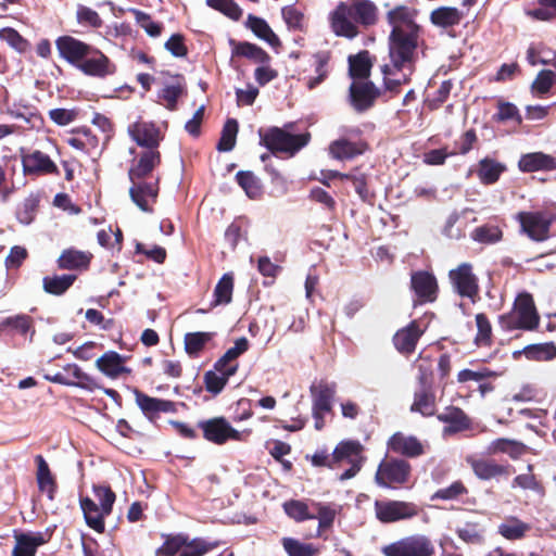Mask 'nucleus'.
<instances>
[{
	"mask_svg": "<svg viewBox=\"0 0 556 556\" xmlns=\"http://www.w3.org/2000/svg\"><path fill=\"white\" fill-rule=\"evenodd\" d=\"M416 12L406 5H397L387 13L391 26L389 35L390 63L381 67L388 90H395L407 83L415 68L417 48L420 41V26L416 23Z\"/></svg>",
	"mask_w": 556,
	"mask_h": 556,
	"instance_id": "nucleus-1",
	"label": "nucleus"
},
{
	"mask_svg": "<svg viewBox=\"0 0 556 556\" xmlns=\"http://www.w3.org/2000/svg\"><path fill=\"white\" fill-rule=\"evenodd\" d=\"M161 163L157 150H147L134 160L128 170L131 182L129 195L131 201L146 213H152V204L159 195V177L154 176L155 167Z\"/></svg>",
	"mask_w": 556,
	"mask_h": 556,
	"instance_id": "nucleus-2",
	"label": "nucleus"
},
{
	"mask_svg": "<svg viewBox=\"0 0 556 556\" xmlns=\"http://www.w3.org/2000/svg\"><path fill=\"white\" fill-rule=\"evenodd\" d=\"M60 56L87 76L104 78L116 72V66L98 48L72 36H61L55 41Z\"/></svg>",
	"mask_w": 556,
	"mask_h": 556,
	"instance_id": "nucleus-3",
	"label": "nucleus"
},
{
	"mask_svg": "<svg viewBox=\"0 0 556 556\" xmlns=\"http://www.w3.org/2000/svg\"><path fill=\"white\" fill-rule=\"evenodd\" d=\"M261 144L265 146L271 153H287L290 156L304 148L311 138L308 132L292 135L281 128L270 127L258 131Z\"/></svg>",
	"mask_w": 556,
	"mask_h": 556,
	"instance_id": "nucleus-4",
	"label": "nucleus"
},
{
	"mask_svg": "<svg viewBox=\"0 0 556 556\" xmlns=\"http://www.w3.org/2000/svg\"><path fill=\"white\" fill-rule=\"evenodd\" d=\"M539 315L530 294H520L515 302L514 309L501 316L500 324L505 330H533L539 325Z\"/></svg>",
	"mask_w": 556,
	"mask_h": 556,
	"instance_id": "nucleus-5",
	"label": "nucleus"
},
{
	"mask_svg": "<svg viewBox=\"0 0 556 556\" xmlns=\"http://www.w3.org/2000/svg\"><path fill=\"white\" fill-rule=\"evenodd\" d=\"M384 556H434L433 542L424 534H414L400 539L381 548Z\"/></svg>",
	"mask_w": 556,
	"mask_h": 556,
	"instance_id": "nucleus-6",
	"label": "nucleus"
},
{
	"mask_svg": "<svg viewBox=\"0 0 556 556\" xmlns=\"http://www.w3.org/2000/svg\"><path fill=\"white\" fill-rule=\"evenodd\" d=\"M410 472L412 467L408 462L389 458L379 464L375 481L381 488L397 489L408 482Z\"/></svg>",
	"mask_w": 556,
	"mask_h": 556,
	"instance_id": "nucleus-7",
	"label": "nucleus"
},
{
	"mask_svg": "<svg viewBox=\"0 0 556 556\" xmlns=\"http://www.w3.org/2000/svg\"><path fill=\"white\" fill-rule=\"evenodd\" d=\"M374 509L376 518L382 523L412 519L419 514L415 503L405 501L376 500Z\"/></svg>",
	"mask_w": 556,
	"mask_h": 556,
	"instance_id": "nucleus-8",
	"label": "nucleus"
},
{
	"mask_svg": "<svg viewBox=\"0 0 556 556\" xmlns=\"http://www.w3.org/2000/svg\"><path fill=\"white\" fill-rule=\"evenodd\" d=\"M521 230L534 241H545L549 237L551 225L556 220V214L547 212H519L516 216Z\"/></svg>",
	"mask_w": 556,
	"mask_h": 556,
	"instance_id": "nucleus-9",
	"label": "nucleus"
},
{
	"mask_svg": "<svg viewBox=\"0 0 556 556\" xmlns=\"http://www.w3.org/2000/svg\"><path fill=\"white\" fill-rule=\"evenodd\" d=\"M203 437L215 444L222 445L228 440L240 441L241 432L236 430L224 417H215L199 422Z\"/></svg>",
	"mask_w": 556,
	"mask_h": 556,
	"instance_id": "nucleus-10",
	"label": "nucleus"
},
{
	"mask_svg": "<svg viewBox=\"0 0 556 556\" xmlns=\"http://www.w3.org/2000/svg\"><path fill=\"white\" fill-rule=\"evenodd\" d=\"M329 22L332 31L340 37L353 39L358 36L359 29L349 2L341 1L336 9L329 14Z\"/></svg>",
	"mask_w": 556,
	"mask_h": 556,
	"instance_id": "nucleus-11",
	"label": "nucleus"
},
{
	"mask_svg": "<svg viewBox=\"0 0 556 556\" xmlns=\"http://www.w3.org/2000/svg\"><path fill=\"white\" fill-rule=\"evenodd\" d=\"M21 161L26 176L59 174L56 164L40 150L21 149Z\"/></svg>",
	"mask_w": 556,
	"mask_h": 556,
	"instance_id": "nucleus-12",
	"label": "nucleus"
},
{
	"mask_svg": "<svg viewBox=\"0 0 556 556\" xmlns=\"http://www.w3.org/2000/svg\"><path fill=\"white\" fill-rule=\"evenodd\" d=\"M454 290L464 298L473 299L479 291L478 278L469 263H463L448 274Z\"/></svg>",
	"mask_w": 556,
	"mask_h": 556,
	"instance_id": "nucleus-13",
	"label": "nucleus"
},
{
	"mask_svg": "<svg viewBox=\"0 0 556 556\" xmlns=\"http://www.w3.org/2000/svg\"><path fill=\"white\" fill-rule=\"evenodd\" d=\"M128 134L138 146L144 147L148 150H156L163 136L152 122L138 121L128 126Z\"/></svg>",
	"mask_w": 556,
	"mask_h": 556,
	"instance_id": "nucleus-14",
	"label": "nucleus"
},
{
	"mask_svg": "<svg viewBox=\"0 0 556 556\" xmlns=\"http://www.w3.org/2000/svg\"><path fill=\"white\" fill-rule=\"evenodd\" d=\"M378 96L379 90L371 81H353L350 86L351 104L358 112L368 110Z\"/></svg>",
	"mask_w": 556,
	"mask_h": 556,
	"instance_id": "nucleus-15",
	"label": "nucleus"
},
{
	"mask_svg": "<svg viewBox=\"0 0 556 556\" xmlns=\"http://www.w3.org/2000/svg\"><path fill=\"white\" fill-rule=\"evenodd\" d=\"M186 93V84L181 76L172 77L157 91L156 102L168 111L177 110V102Z\"/></svg>",
	"mask_w": 556,
	"mask_h": 556,
	"instance_id": "nucleus-16",
	"label": "nucleus"
},
{
	"mask_svg": "<svg viewBox=\"0 0 556 556\" xmlns=\"http://www.w3.org/2000/svg\"><path fill=\"white\" fill-rule=\"evenodd\" d=\"M134 393L137 405L149 419L157 417L160 413L176 412V404L172 401L151 397L139 390H135Z\"/></svg>",
	"mask_w": 556,
	"mask_h": 556,
	"instance_id": "nucleus-17",
	"label": "nucleus"
},
{
	"mask_svg": "<svg viewBox=\"0 0 556 556\" xmlns=\"http://www.w3.org/2000/svg\"><path fill=\"white\" fill-rule=\"evenodd\" d=\"M424 333V329L420 328L417 321L409 323L406 327L396 331L393 337V343L395 349L403 354H412L418 340Z\"/></svg>",
	"mask_w": 556,
	"mask_h": 556,
	"instance_id": "nucleus-18",
	"label": "nucleus"
},
{
	"mask_svg": "<svg viewBox=\"0 0 556 556\" xmlns=\"http://www.w3.org/2000/svg\"><path fill=\"white\" fill-rule=\"evenodd\" d=\"M389 450L407 457H418L425 453L422 443L413 435L394 433L388 442Z\"/></svg>",
	"mask_w": 556,
	"mask_h": 556,
	"instance_id": "nucleus-19",
	"label": "nucleus"
},
{
	"mask_svg": "<svg viewBox=\"0 0 556 556\" xmlns=\"http://www.w3.org/2000/svg\"><path fill=\"white\" fill-rule=\"evenodd\" d=\"M438 419L446 424L443 428V435H452L470 428V419L463 409L455 406L446 407L444 412L439 414Z\"/></svg>",
	"mask_w": 556,
	"mask_h": 556,
	"instance_id": "nucleus-20",
	"label": "nucleus"
},
{
	"mask_svg": "<svg viewBox=\"0 0 556 556\" xmlns=\"http://www.w3.org/2000/svg\"><path fill=\"white\" fill-rule=\"evenodd\" d=\"M412 288L422 302H432L437 298L438 283L435 277L428 271H416L412 275Z\"/></svg>",
	"mask_w": 556,
	"mask_h": 556,
	"instance_id": "nucleus-21",
	"label": "nucleus"
},
{
	"mask_svg": "<svg viewBox=\"0 0 556 556\" xmlns=\"http://www.w3.org/2000/svg\"><path fill=\"white\" fill-rule=\"evenodd\" d=\"M518 167L523 173L556 169V157L543 152H531L522 154Z\"/></svg>",
	"mask_w": 556,
	"mask_h": 556,
	"instance_id": "nucleus-22",
	"label": "nucleus"
},
{
	"mask_svg": "<svg viewBox=\"0 0 556 556\" xmlns=\"http://www.w3.org/2000/svg\"><path fill=\"white\" fill-rule=\"evenodd\" d=\"M125 357L115 351L105 352L96 361V367L106 377L116 379L122 374H130L125 364Z\"/></svg>",
	"mask_w": 556,
	"mask_h": 556,
	"instance_id": "nucleus-23",
	"label": "nucleus"
},
{
	"mask_svg": "<svg viewBox=\"0 0 556 556\" xmlns=\"http://www.w3.org/2000/svg\"><path fill=\"white\" fill-rule=\"evenodd\" d=\"M313 406L317 412H331L332 401L337 393V384L334 382L320 381L311 387Z\"/></svg>",
	"mask_w": 556,
	"mask_h": 556,
	"instance_id": "nucleus-24",
	"label": "nucleus"
},
{
	"mask_svg": "<svg viewBox=\"0 0 556 556\" xmlns=\"http://www.w3.org/2000/svg\"><path fill=\"white\" fill-rule=\"evenodd\" d=\"M349 4L357 26L369 27L378 22V8L372 1L351 0Z\"/></svg>",
	"mask_w": 556,
	"mask_h": 556,
	"instance_id": "nucleus-25",
	"label": "nucleus"
},
{
	"mask_svg": "<svg viewBox=\"0 0 556 556\" xmlns=\"http://www.w3.org/2000/svg\"><path fill=\"white\" fill-rule=\"evenodd\" d=\"M91 253L75 249H66L59 256L56 263L60 269L83 270L88 268L91 261Z\"/></svg>",
	"mask_w": 556,
	"mask_h": 556,
	"instance_id": "nucleus-26",
	"label": "nucleus"
},
{
	"mask_svg": "<svg viewBox=\"0 0 556 556\" xmlns=\"http://www.w3.org/2000/svg\"><path fill=\"white\" fill-rule=\"evenodd\" d=\"M366 149L362 141L353 142L346 139H338L330 143L329 154L336 160H350L361 155Z\"/></svg>",
	"mask_w": 556,
	"mask_h": 556,
	"instance_id": "nucleus-27",
	"label": "nucleus"
},
{
	"mask_svg": "<svg viewBox=\"0 0 556 556\" xmlns=\"http://www.w3.org/2000/svg\"><path fill=\"white\" fill-rule=\"evenodd\" d=\"M16 543L12 551V556H35L39 546L45 544L46 540L42 533H23L15 536Z\"/></svg>",
	"mask_w": 556,
	"mask_h": 556,
	"instance_id": "nucleus-28",
	"label": "nucleus"
},
{
	"mask_svg": "<svg viewBox=\"0 0 556 556\" xmlns=\"http://www.w3.org/2000/svg\"><path fill=\"white\" fill-rule=\"evenodd\" d=\"M80 507L84 513L86 523L94 531L102 533L104 531V518L110 514H104L102 507H99L94 501L89 497L80 500Z\"/></svg>",
	"mask_w": 556,
	"mask_h": 556,
	"instance_id": "nucleus-29",
	"label": "nucleus"
},
{
	"mask_svg": "<svg viewBox=\"0 0 556 556\" xmlns=\"http://www.w3.org/2000/svg\"><path fill=\"white\" fill-rule=\"evenodd\" d=\"M475 475L481 480H490L497 476L507 473V467L497 464L493 459L468 458Z\"/></svg>",
	"mask_w": 556,
	"mask_h": 556,
	"instance_id": "nucleus-30",
	"label": "nucleus"
},
{
	"mask_svg": "<svg viewBox=\"0 0 556 556\" xmlns=\"http://www.w3.org/2000/svg\"><path fill=\"white\" fill-rule=\"evenodd\" d=\"M371 62L368 51L349 56V73L354 81H366L370 75Z\"/></svg>",
	"mask_w": 556,
	"mask_h": 556,
	"instance_id": "nucleus-31",
	"label": "nucleus"
},
{
	"mask_svg": "<svg viewBox=\"0 0 556 556\" xmlns=\"http://www.w3.org/2000/svg\"><path fill=\"white\" fill-rule=\"evenodd\" d=\"M528 447L522 442L511 440V439H496L492 441L488 447L489 454H507L511 458L517 459L523 454H526Z\"/></svg>",
	"mask_w": 556,
	"mask_h": 556,
	"instance_id": "nucleus-32",
	"label": "nucleus"
},
{
	"mask_svg": "<svg viewBox=\"0 0 556 556\" xmlns=\"http://www.w3.org/2000/svg\"><path fill=\"white\" fill-rule=\"evenodd\" d=\"M37 464V483L38 488L41 492L47 493L49 500L54 498V493L56 490L55 480L50 471L48 463L41 455L36 456Z\"/></svg>",
	"mask_w": 556,
	"mask_h": 556,
	"instance_id": "nucleus-33",
	"label": "nucleus"
},
{
	"mask_svg": "<svg viewBox=\"0 0 556 556\" xmlns=\"http://www.w3.org/2000/svg\"><path fill=\"white\" fill-rule=\"evenodd\" d=\"M464 17V13L454 7H441L433 10L430 14V21L438 27H453L458 25Z\"/></svg>",
	"mask_w": 556,
	"mask_h": 556,
	"instance_id": "nucleus-34",
	"label": "nucleus"
},
{
	"mask_svg": "<svg viewBox=\"0 0 556 556\" xmlns=\"http://www.w3.org/2000/svg\"><path fill=\"white\" fill-rule=\"evenodd\" d=\"M235 55L247 58L257 64H269L270 62V56L265 50L248 41L235 46L232 56Z\"/></svg>",
	"mask_w": 556,
	"mask_h": 556,
	"instance_id": "nucleus-35",
	"label": "nucleus"
},
{
	"mask_svg": "<svg viewBox=\"0 0 556 556\" xmlns=\"http://www.w3.org/2000/svg\"><path fill=\"white\" fill-rule=\"evenodd\" d=\"M506 166L493 159L484 157L479 162L478 177L484 185L496 182Z\"/></svg>",
	"mask_w": 556,
	"mask_h": 556,
	"instance_id": "nucleus-36",
	"label": "nucleus"
},
{
	"mask_svg": "<svg viewBox=\"0 0 556 556\" xmlns=\"http://www.w3.org/2000/svg\"><path fill=\"white\" fill-rule=\"evenodd\" d=\"M248 26L261 39L269 46L276 48L280 46L278 36L273 31L267 22L261 17L250 14L248 16Z\"/></svg>",
	"mask_w": 556,
	"mask_h": 556,
	"instance_id": "nucleus-37",
	"label": "nucleus"
},
{
	"mask_svg": "<svg viewBox=\"0 0 556 556\" xmlns=\"http://www.w3.org/2000/svg\"><path fill=\"white\" fill-rule=\"evenodd\" d=\"M76 275H54L42 279V287L47 293L62 295L76 280Z\"/></svg>",
	"mask_w": 556,
	"mask_h": 556,
	"instance_id": "nucleus-38",
	"label": "nucleus"
},
{
	"mask_svg": "<svg viewBox=\"0 0 556 556\" xmlns=\"http://www.w3.org/2000/svg\"><path fill=\"white\" fill-rule=\"evenodd\" d=\"M281 544L288 556H317L319 548L312 543H304L298 539L285 536Z\"/></svg>",
	"mask_w": 556,
	"mask_h": 556,
	"instance_id": "nucleus-39",
	"label": "nucleus"
},
{
	"mask_svg": "<svg viewBox=\"0 0 556 556\" xmlns=\"http://www.w3.org/2000/svg\"><path fill=\"white\" fill-rule=\"evenodd\" d=\"M363 446L357 441L341 442L333 451L336 462L348 460L349 463L363 462Z\"/></svg>",
	"mask_w": 556,
	"mask_h": 556,
	"instance_id": "nucleus-40",
	"label": "nucleus"
},
{
	"mask_svg": "<svg viewBox=\"0 0 556 556\" xmlns=\"http://www.w3.org/2000/svg\"><path fill=\"white\" fill-rule=\"evenodd\" d=\"M312 505L317 510V515H315V518L318 519L317 536H320L324 530L332 527L338 514V507L334 504H324L320 502H313Z\"/></svg>",
	"mask_w": 556,
	"mask_h": 556,
	"instance_id": "nucleus-41",
	"label": "nucleus"
},
{
	"mask_svg": "<svg viewBox=\"0 0 556 556\" xmlns=\"http://www.w3.org/2000/svg\"><path fill=\"white\" fill-rule=\"evenodd\" d=\"M218 545V541H207L202 538L189 540V538L186 536V544H184L179 556H203Z\"/></svg>",
	"mask_w": 556,
	"mask_h": 556,
	"instance_id": "nucleus-42",
	"label": "nucleus"
},
{
	"mask_svg": "<svg viewBox=\"0 0 556 556\" xmlns=\"http://www.w3.org/2000/svg\"><path fill=\"white\" fill-rule=\"evenodd\" d=\"M530 529V525L511 517L498 526V533L507 540H520Z\"/></svg>",
	"mask_w": 556,
	"mask_h": 556,
	"instance_id": "nucleus-43",
	"label": "nucleus"
},
{
	"mask_svg": "<svg viewBox=\"0 0 556 556\" xmlns=\"http://www.w3.org/2000/svg\"><path fill=\"white\" fill-rule=\"evenodd\" d=\"M233 291V276L230 273L224 274L214 289L213 305H226L231 302Z\"/></svg>",
	"mask_w": 556,
	"mask_h": 556,
	"instance_id": "nucleus-44",
	"label": "nucleus"
},
{
	"mask_svg": "<svg viewBox=\"0 0 556 556\" xmlns=\"http://www.w3.org/2000/svg\"><path fill=\"white\" fill-rule=\"evenodd\" d=\"M238 122L233 118L227 119L225 123L220 139L217 143V150L220 152H229L236 146L237 134H238Z\"/></svg>",
	"mask_w": 556,
	"mask_h": 556,
	"instance_id": "nucleus-45",
	"label": "nucleus"
},
{
	"mask_svg": "<svg viewBox=\"0 0 556 556\" xmlns=\"http://www.w3.org/2000/svg\"><path fill=\"white\" fill-rule=\"evenodd\" d=\"M213 338L212 332H189L185 336V350L190 356H198Z\"/></svg>",
	"mask_w": 556,
	"mask_h": 556,
	"instance_id": "nucleus-46",
	"label": "nucleus"
},
{
	"mask_svg": "<svg viewBox=\"0 0 556 556\" xmlns=\"http://www.w3.org/2000/svg\"><path fill=\"white\" fill-rule=\"evenodd\" d=\"M205 3L208 8L233 21H239L242 17V10L235 0H205Z\"/></svg>",
	"mask_w": 556,
	"mask_h": 556,
	"instance_id": "nucleus-47",
	"label": "nucleus"
},
{
	"mask_svg": "<svg viewBox=\"0 0 556 556\" xmlns=\"http://www.w3.org/2000/svg\"><path fill=\"white\" fill-rule=\"evenodd\" d=\"M523 352L527 358L533 361H549L556 357V346L552 342L528 345Z\"/></svg>",
	"mask_w": 556,
	"mask_h": 556,
	"instance_id": "nucleus-48",
	"label": "nucleus"
},
{
	"mask_svg": "<svg viewBox=\"0 0 556 556\" xmlns=\"http://www.w3.org/2000/svg\"><path fill=\"white\" fill-rule=\"evenodd\" d=\"M283 509L285 513L296 522L315 519V515L309 514L307 504L302 501H287L283 503Z\"/></svg>",
	"mask_w": 556,
	"mask_h": 556,
	"instance_id": "nucleus-49",
	"label": "nucleus"
},
{
	"mask_svg": "<svg viewBox=\"0 0 556 556\" xmlns=\"http://www.w3.org/2000/svg\"><path fill=\"white\" fill-rule=\"evenodd\" d=\"M471 238L479 243L493 244L502 239V231L497 226L483 225L472 231Z\"/></svg>",
	"mask_w": 556,
	"mask_h": 556,
	"instance_id": "nucleus-50",
	"label": "nucleus"
},
{
	"mask_svg": "<svg viewBox=\"0 0 556 556\" xmlns=\"http://www.w3.org/2000/svg\"><path fill=\"white\" fill-rule=\"evenodd\" d=\"M556 75L551 70H542L531 85L532 92L539 97L546 94L555 84Z\"/></svg>",
	"mask_w": 556,
	"mask_h": 556,
	"instance_id": "nucleus-51",
	"label": "nucleus"
},
{
	"mask_svg": "<svg viewBox=\"0 0 556 556\" xmlns=\"http://www.w3.org/2000/svg\"><path fill=\"white\" fill-rule=\"evenodd\" d=\"M236 179L249 198H257L261 194V184L251 172H238Z\"/></svg>",
	"mask_w": 556,
	"mask_h": 556,
	"instance_id": "nucleus-52",
	"label": "nucleus"
},
{
	"mask_svg": "<svg viewBox=\"0 0 556 556\" xmlns=\"http://www.w3.org/2000/svg\"><path fill=\"white\" fill-rule=\"evenodd\" d=\"M282 18L289 29L303 30L305 26V17L302 11L295 5H287L281 10Z\"/></svg>",
	"mask_w": 556,
	"mask_h": 556,
	"instance_id": "nucleus-53",
	"label": "nucleus"
},
{
	"mask_svg": "<svg viewBox=\"0 0 556 556\" xmlns=\"http://www.w3.org/2000/svg\"><path fill=\"white\" fill-rule=\"evenodd\" d=\"M184 544H186V535L178 534L175 536H168L163 545L156 549L155 555L175 556L176 554L181 553Z\"/></svg>",
	"mask_w": 556,
	"mask_h": 556,
	"instance_id": "nucleus-54",
	"label": "nucleus"
},
{
	"mask_svg": "<svg viewBox=\"0 0 556 556\" xmlns=\"http://www.w3.org/2000/svg\"><path fill=\"white\" fill-rule=\"evenodd\" d=\"M435 403L434 396L427 392L415 394V401L412 405L413 412H419L424 416H432L434 414Z\"/></svg>",
	"mask_w": 556,
	"mask_h": 556,
	"instance_id": "nucleus-55",
	"label": "nucleus"
},
{
	"mask_svg": "<svg viewBox=\"0 0 556 556\" xmlns=\"http://www.w3.org/2000/svg\"><path fill=\"white\" fill-rule=\"evenodd\" d=\"M137 24L146 30V33L151 37H157L161 35L162 25L152 21L151 16L140 10L132 9L131 10Z\"/></svg>",
	"mask_w": 556,
	"mask_h": 556,
	"instance_id": "nucleus-56",
	"label": "nucleus"
},
{
	"mask_svg": "<svg viewBox=\"0 0 556 556\" xmlns=\"http://www.w3.org/2000/svg\"><path fill=\"white\" fill-rule=\"evenodd\" d=\"M93 493L100 503L99 507H102V511L104 514H111L116 498L115 493L111 488L105 485H94Z\"/></svg>",
	"mask_w": 556,
	"mask_h": 556,
	"instance_id": "nucleus-57",
	"label": "nucleus"
},
{
	"mask_svg": "<svg viewBox=\"0 0 556 556\" xmlns=\"http://www.w3.org/2000/svg\"><path fill=\"white\" fill-rule=\"evenodd\" d=\"M76 17L79 24L86 26L98 28L102 25V20L98 12L86 5L80 4L77 7Z\"/></svg>",
	"mask_w": 556,
	"mask_h": 556,
	"instance_id": "nucleus-58",
	"label": "nucleus"
},
{
	"mask_svg": "<svg viewBox=\"0 0 556 556\" xmlns=\"http://www.w3.org/2000/svg\"><path fill=\"white\" fill-rule=\"evenodd\" d=\"M467 493V489L460 481H455L451 485L438 490L432 496L431 500H443L451 501L455 500L458 496Z\"/></svg>",
	"mask_w": 556,
	"mask_h": 556,
	"instance_id": "nucleus-59",
	"label": "nucleus"
},
{
	"mask_svg": "<svg viewBox=\"0 0 556 556\" xmlns=\"http://www.w3.org/2000/svg\"><path fill=\"white\" fill-rule=\"evenodd\" d=\"M230 376L225 374H217L215 371H207L204 376L205 388L213 394H218L228 382Z\"/></svg>",
	"mask_w": 556,
	"mask_h": 556,
	"instance_id": "nucleus-60",
	"label": "nucleus"
},
{
	"mask_svg": "<svg viewBox=\"0 0 556 556\" xmlns=\"http://www.w3.org/2000/svg\"><path fill=\"white\" fill-rule=\"evenodd\" d=\"M476 324L478 328V333L476 337V342L479 345H488L490 343L491 338V324L484 314L476 315Z\"/></svg>",
	"mask_w": 556,
	"mask_h": 556,
	"instance_id": "nucleus-61",
	"label": "nucleus"
},
{
	"mask_svg": "<svg viewBox=\"0 0 556 556\" xmlns=\"http://www.w3.org/2000/svg\"><path fill=\"white\" fill-rule=\"evenodd\" d=\"M533 466L528 465V473L518 475L511 483V488H521L523 490H532L539 492L541 490L540 483L536 481L534 475L531 473Z\"/></svg>",
	"mask_w": 556,
	"mask_h": 556,
	"instance_id": "nucleus-62",
	"label": "nucleus"
},
{
	"mask_svg": "<svg viewBox=\"0 0 556 556\" xmlns=\"http://www.w3.org/2000/svg\"><path fill=\"white\" fill-rule=\"evenodd\" d=\"M492 376H494V372L488 368H481L479 370L463 369L457 375V381L459 383H465L467 381L481 382Z\"/></svg>",
	"mask_w": 556,
	"mask_h": 556,
	"instance_id": "nucleus-63",
	"label": "nucleus"
},
{
	"mask_svg": "<svg viewBox=\"0 0 556 556\" xmlns=\"http://www.w3.org/2000/svg\"><path fill=\"white\" fill-rule=\"evenodd\" d=\"M327 58L324 55H317L316 56V76L309 77L306 80V86L309 90L316 88L327 76Z\"/></svg>",
	"mask_w": 556,
	"mask_h": 556,
	"instance_id": "nucleus-64",
	"label": "nucleus"
}]
</instances>
